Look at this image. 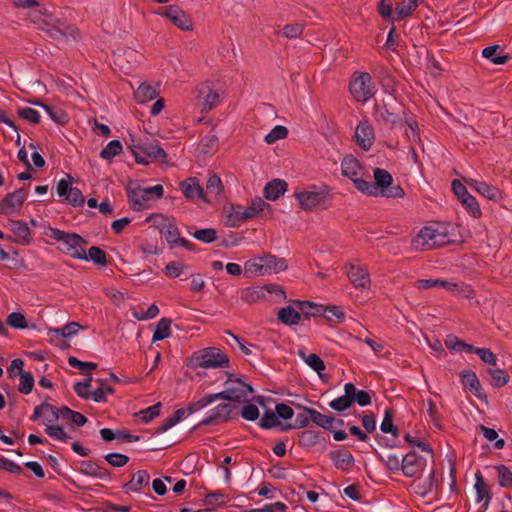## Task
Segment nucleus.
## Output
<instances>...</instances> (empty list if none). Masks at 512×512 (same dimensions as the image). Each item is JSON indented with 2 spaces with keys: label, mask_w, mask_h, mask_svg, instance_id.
Segmentation results:
<instances>
[{
  "label": "nucleus",
  "mask_w": 512,
  "mask_h": 512,
  "mask_svg": "<svg viewBox=\"0 0 512 512\" xmlns=\"http://www.w3.org/2000/svg\"><path fill=\"white\" fill-rule=\"evenodd\" d=\"M288 134V130L285 126H275L266 136L265 141L268 144H273L278 140L284 139Z\"/></svg>",
  "instance_id": "obj_57"
},
{
  "label": "nucleus",
  "mask_w": 512,
  "mask_h": 512,
  "mask_svg": "<svg viewBox=\"0 0 512 512\" xmlns=\"http://www.w3.org/2000/svg\"><path fill=\"white\" fill-rule=\"evenodd\" d=\"M464 181L469 187L489 200L497 202L502 199L501 191L495 186L473 178H464Z\"/></svg>",
  "instance_id": "obj_20"
},
{
  "label": "nucleus",
  "mask_w": 512,
  "mask_h": 512,
  "mask_svg": "<svg viewBox=\"0 0 512 512\" xmlns=\"http://www.w3.org/2000/svg\"><path fill=\"white\" fill-rule=\"evenodd\" d=\"M86 241L77 234L66 233V255L75 259H86Z\"/></svg>",
  "instance_id": "obj_21"
},
{
  "label": "nucleus",
  "mask_w": 512,
  "mask_h": 512,
  "mask_svg": "<svg viewBox=\"0 0 512 512\" xmlns=\"http://www.w3.org/2000/svg\"><path fill=\"white\" fill-rule=\"evenodd\" d=\"M487 373L490 376V384L494 388H501L507 385L510 380L509 374L503 369L491 368Z\"/></svg>",
  "instance_id": "obj_41"
},
{
  "label": "nucleus",
  "mask_w": 512,
  "mask_h": 512,
  "mask_svg": "<svg viewBox=\"0 0 512 512\" xmlns=\"http://www.w3.org/2000/svg\"><path fill=\"white\" fill-rule=\"evenodd\" d=\"M498 473V483L502 487H511L512 486V471H510L506 466L500 465L496 467Z\"/></svg>",
  "instance_id": "obj_60"
},
{
  "label": "nucleus",
  "mask_w": 512,
  "mask_h": 512,
  "mask_svg": "<svg viewBox=\"0 0 512 512\" xmlns=\"http://www.w3.org/2000/svg\"><path fill=\"white\" fill-rule=\"evenodd\" d=\"M36 17L37 19H35L34 22L40 31L45 33L48 38L58 44L64 43L63 24L61 21L60 11L55 13L49 9H45L44 12H41Z\"/></svg>",
  "instance_id": "obj_7"
},
{
  "label": "nucleus",
  "mask_w": 512,
  "mask_h": 512,
  "mask_svg": "<svg viewBox=\"0 0 512 512\" xmlns=\"http://www.w3.org/2000/svg\"><path fill=\"white\" fill-rule=\"evenodd\" d=\"M344 395L335 398L329 403V407L337 412H342L348 409L352 405V399L350 394L354 392V385L352 383H346L344 386Z\"/></svg>",
  "instance_id": "obj_31"
},
{
  "label": "nucleus",
  "mask_w": 512,
  "mask_h": 512,
  "mask_svg": "<svg viewBox=\"0 0 512 512\" xmlns=\"http://www.w3.org/2000/svg\"><path fill=\"white\" fill-rule=\"evenodd\" d=\"M73 177L66 174V202L73 206H82L85 198L80 189L72 187Z\"/></svg>",
  "instance_id": "obj_32"
},
{
  "label": "nucleus",
  "mask_w": 512,
  "mask_h": 512,
  "mask_svg": "<svg viewBox=\"0 0 512 512\" xmlns=\"http://www.w3.org/2000/svg\"><path fill=\"white\" fill-rule=\"evenodd\" d=\"M259 425L265 429H271L279 425V418L276 412L266 411L260 419Z\"/></svg>",
  "instance_id": "obj_61"
},
{
  "label": "nucleus",
  "mask_w": 512,
  "mask_h": 512,
  "mask_svg": "<svg viewBox=\"0 0 512 512\" xmlns=\"http://www.w3.org/2000/svg\"><path fill=\"white\" fill-rule=\"evenodd\" d=\"M194 100L201 112H208L219 105L220 92L209 83H202L194 90Z\"/></svg>",
  "instance_id": "obj_10"
},
{
  "label": "nucleus",
  "mask_w": 512,
  "mask_h": 512,
  "mask_svg": "<svg viewBox=\"0 0 512 512\" xmlns=\"http://www.w3.org/2000/svg\"><path fill=\"white\" fill-rule=\"evenodd\" d=\"M424 0H403L398 3L395 8V16L392 18V22L401 21L409 16L419 7Z\"/></svg>",
  "instance_id": "obj_28"
},
{
  "label": "nucleus",
  "mask_w": 512,
  "mask_h": 512,
  "mask_svg": "<svg viewBox=\"0 0 512 512\" xmlns=\"http://www.w3.org/2000/svg\"><path fill=\"white\" fill-rule=\"evenodd\" d=\"M435 489V479L433 469L430 471L428 478L423 484H418L416 492L422 496H426Z\"/></svg>",
  "instance_id": "obj_62"
},
{
  "label": "nucleus",
  "mask_w": 512,
  "mask_h": 512,
  "mask_svg": "<svg viewBox=\"0 0 512 512\" xmlns=\"http://www.w3.org/2000/svg\"><path fill=\"white\" fill-rule=\"evenodd\" d=\"M192 365L204 369L226 368L229 358L219 348L207 347L195 352L191 358Z\"/></svg>",
  "instance_id": "obj_8"
},
{
  "label": "nucleus",
  "mask_w": 512,
  "mask_h": 512,
  "mask_svg": "<svg viewBox=\"0 0 512 512\" xmlns=\"http://www.w3.org/2000/svg\"><path fill=\"white\" fill-rule=\"evenodd\" d=\"M122 144L118 140L110 141L100 152L101 158L110 160L122 152Z\"/></svg>",
  "instance_id": "obj_49"
},
{
  "label": "nucleus",
  "mask_w": 512,
  "mask_h": 512,
  "mask_svg": "<svg viewBox=\"0 0 512 512\" xmlns=\"http://www.w3.org/2000/svg\"><path fill=\"white\" fill-rule=\"evenodd\" d=\"M129 148L138 164L147 165L153 161L166 160V152L155 142L132 139Z\"/></svg>",
  "instance_id": "obj_6"
},
{
  "label": "nucleus",
  "mask_w": 512,
  "mask_h": 512,
  "mask_svg": "<svg viewBox=\"0 0 512 512\" xmlns=\"http://www.w3.org/2000/svg\"><path fill=\"white\" fill-rule=\"evenodd\" d=\"M26 199V192L24 189H18L14 192L8 193L0 201V215L17 216Z\"/></svg>",
  "instance_id": "obj_14"
},
{
  "label": "nucleus",
  "mask_w": 512,
  "mask_h": 512,
  "mask_svg": "<svg viewBox=\"0 0 512 512\" xmlns=\"http://www.w3.org/2000/svg\"><path fill=\"white\" fill-rule=\"evenodd\" d=\"M297 354L311 369L317 372L320 378H323L322 371L325 370V363L317 354H307L304 349H299Z\"/></svg>",
  "instance_id": "obj_33"
},
{
  "label": "nucleus",
  "mask_w": 512,
  "mask_h": 512,
  "mask_svg": "<svg viewBox=\"0 0 512 512\" xmlns=\"http://www.w3.org/2000/svg\"><path fill=\"white\" fill-rule=\"evenodd\" d=\"M475 476H476V483H475L476 500L479 503L483 502L482 507H484L486 509L491 500V494H490L488 485L483 480L480 472L476 473Z\"/></svg>",
  "instance_id": "obj_35"
},
{
  "label": "nucleus",
  "mask_w": 512,
  "mask_h": 512,
  "mask_svg": "<svg viewBox=\"0 0 512 512\" xmlns=\"http://www.w3.org/2000/svg\"><path fill=\"white\" fill-rule=\"evenodd\" d=\"M269 207L270 205L266 203L262 198L255 197L251 200L247 207H244L245 219L248 220L254 218Z\"/></svg>",
  "instance_id": "obj_38"
},
{
  "label": "nucleus",
  "mask_w": 512,
  "mask_h": 512,
  "mask_svg": "<svg viewBox=\"0 0 512 512\" xmlns=\"http://www.w3.org/2000/svg\"><path fill=\"white\" fill-rule=\"evenodd\" d=\"M171 320L162 318L156 325L152 340L154 342L168 338L171 334Z\"/></svg>",
  "instance_id": "obj_45"
},
{
  "label": "nucleus",
  "mask_w": 512,
  "mask_h": 512,
  "mask_svg": "<svg viewBox=\"0 0 512 512\" xmlns=\"http://www.w3.org/2000/svg\"><path fill=\"white\" fill-rule=\"evenodd\" d=\"M346 274L351 284L360 290H369L371 285L370 275L365 265L358 260H351L346 266Z\"/></svg>",
  "instance_id": "obj_12"
},
{
  "label": "nucleus",
  "mask_w": 512,
  "mask_h": 512,
  "mask_svg": "<svg viewBox=\"0 0 512 512\" xmlns=\"http://www.w3.org/2000/svg\"><path fill=\"white\" fill-rule=\"evenodd\" d=\"M84 260L92 261L100 266H106L107 264L106 253L96 246H92L89 248L88 253H86V259Z\"/></svg>",
  "instance_id": "obj_47"
},
{
  "label": "nucleus",
  "mask_w": 512,
  "mask_h": 512,
  "mask_svg": "<svg viewBox=\"0 0 512 512\" xmlns=\"http://www.w3.org/2000/svg\"><path fill=\"white\" fill-rule=\"evenodd\" d=\"M330 458L337 469L349 470L354 465V457L349 451L337 450L330 453Z\"/></svg>",
  "instance_id": "obj_29"
},
{
  "label": "nucleus",
  "mask_w": 512,
  "mask_h": 512,
  "mask_svg": "<svg viewBox=\"0 0 512 512\" xmlns=\"http://www.w3.org/2000/svg\"><path fill=\"white\" fill-rule=\"evenodd\" d=\"M92 377L86 376L85 380L82 382H77L74 385V390L76 394L83 399H90L91 388H92Z\"/></svg>",
  "instance_id": "obj_53"
},
{
  "label": "nucleus",
  "mask_w": 512,
  "mask_h": 512,
  "mask_svg": "<svg viewBox=\"0 0 512 512\" xmlns=\"http://www.w3.org/2000/svg\"><path fill=\"white\" fill-rule=\"evenodd\" d=\"M150 475L145 470H139L133 474L131 480L125 485L129 491L138 492L149 484Z\"/></svg>",
  "instance_id": "obj_37"
},
{
  "label": "nucleus",
  "mask_w": 512,
  "mask_h": 512,
  "mask_svg": "<svg viewBox=\"0 0 512 512\" xmlns=\"http://www.w3.org/2000/svg\"><path fill=\"white\" fill-rule=\"evenodd\" d=\"M287 190V183L284 180L274 179L268 182L263 190L264 197L267 200L275 201Z\"/></svg>",
  "instance_id": "obj_30"
},
{
  "label": "nucleus",
  "mask_w": 512,
  "mask_h": 512,
  "mask_svg": "<svg viewBox=\"0 0 512 512\" xmlns=\"http://www.w3.org/2000/svg\"><path fill=\"white\" fill-rule=\"evenodd\" d=\"M192 235L203 243H212L217 239V231L213 228L196 230Z\"/></svg>",
  "instance_id": "obj_55"
},
{
  "label": "nucleus",
  "mask_w": 512,
  "mask_h": 512,
  "mask_svg": "<svg viewBox=\"0 0 512 512\" xmlns=\"http://www.w3.org/2000/svg\"><path fill=\"white\" fill-rule=\"evenodd\" d=\"M18 115L25 121L36 124L40 121V113L31 107H23L18 109Z\"/></svg>",
  "instance_id": "obj_59"
},
{
  "label": "nucleus",
  "mask_w": 512,
  "mask_h": 512,
  "mask_svg": "<svg viewBox=\"0 0 512 512\" xmlns=\"http://www.w3.org/2000/svg\"><path fill=\"white\" fill-rule=\"evenodd\" d=\"M81 471L87 475H92L100 479L110 478V473L108 470L98 466L91 461H83L81 463Z\"/></svg>",
  "instance_id": "obj_42"
},
{
  "label": "nucleus",
  "mask_w": 512,
  "mask_h": 512,
  "mask_svg": "<svg viewBox=\"0 0 512 512\" xmlns=\"http://www.w3.org/2000/svg\"><path fill=\"white\" fill-rule=\"evenodd\" d=\"M68 363L72 368L79 370L84 376H91L92 372L97 368L95 363L80 361L74 356L68 357Z\"/></svg>",
  "instance_id": "obj_44"
},
{
  "label": "nucleus",
  "mask_w": 512,
  "mask_h": 512,
  "mask_svg": "<svg viewBox=\"0 0 512 512\" xmlns=\"http://www.w3.org/2000/svg\"><path fill=\"white\" fill-rule=\"evenodd\" d=\"M350 93L358 102H367L375 92V84L371 75L367 72H355L350 80Z\"/></svg>",
  "instance_id": "obj_9"
},
{
  "label": "nucleus",
  "mask_w": 512,
  "mask_h": 512,
  "mask_svg": "<svg viewBox=\"0 0 512 512\" xmlns=\"http://www.w3.org/2000/svg\"><path fill=\"white\" fill-rule=\"evenodd\" d=\"M296 304L299 306L300 313L304 314L307 317L317 316L322 313V307L314 302L310 301H296Z\"/></svg>",
  "instance_id": "obj_50"
},
{
  "label": "nucleus",
  "mask_w": 512,
  "mask_h": 512,
  "mask_svg": "<svg viewBox=\"0 0 512 512\" xmlns=\"http://www.w3.org/2000/svg\"><path fill=\"white\" fill-rule=\"evenodd\" d=\"M498 48L499 47L496 45L488 46L482 50V56L484 58L490 60L493 64H496V65L505 64L508 61L509 56L508 55L497 56L496 52H497Z\"/></svg>",
  "instance_id": "obj_48"
},
{
  "label": "nucleus",
  "mask_w": 512,
  "mask_h": 512,
  "mask_svg": "<svg viewBox=\"0 0 512 512\" xmlns=\"http://www.w3.org/2000/svg\"><path fill=\"white\" fill-rule=\"evenodd\" d=\"M451 242L448 226L433 223L424 226L413 239L412 245L416 250L432 249L444 246Z\"/></svg>",
  "instance_id": "obj_2"
},
{
  "label": "nucleus",
  "mask_w": 512,
  "mask_h": 512,
  "mask_svg": "<svg viewBox=\"0 0 512 512\" xmlns=\"http://www.w3.org/2000/svg\"><path fill=\"white\" fill-rule=\"evenodd\" d=\"M181 191L183 195L188 200L194 199H203L206 200L203 188L201 187L199 181L194 178H188L180 184Z\"/></svg>",
  "instance_id": "obj_26"
},
{
  "label": "nucleus",
  "mask_w": 512,
  "mask_h": 512,
  "mask_svg": "<svg viewBox=\"0 0 512 512\" xmlns=\"http://www.w3.org/2000/svg\"><path fill=\"white\" fill-rule=\"evenodd\" d=\"M288 267L284 258H278L272 254L253 257L244 264V273L248 277L276 274Z\"/></svg>",
  "instance_id": "obj_3"
},
{
  "label": "nucleus",
  "mask_w": 512,
  "mask_h": 512,
  "mask_svg": "<svg viewBox=\"0 0 512 512\" xmlns=\"http://www.w3.org/2000/svg\"><path fill=\"white\" fill-rule=\"evenodd\" d=\"M232 407L229 404H219L209 410L203 420L204 424L225 422L230 418Z\"/></svg>",
  "instance_id": "obj_27"
},
{
  "label": "nucleus",
  "mask_w": 512,
  "mask_h": 512,
  "mask_svg": "<svg viewBox=\"0 0 512 512\" xmlns=\"http://www.w3.org/2000/svg\"><path fill=\"white\" fill-rule=\"evenodd\" d=\"M164 188L161 184L155 186H140L130 188L128 191V198L131 207L135 211H141L151 207V204L162 198Z\"/></svg>",
  "instance_id": "obj_4"
},
{
  "label": "nucleus",
  "mask_w": 512,
  "mask_h": 512,
  "mask_svg": "<svg viewBox=\"0 0 512 512\" xmlns=\"http://www.w3.org/2000/svg\"><path fill=\"white\" fill-rule=\"evenodd\" d=\"M479 429L487 441H495L494 447L496 449H502L504 447L505 442L503 439H498V433L495 429L486 427L484 425H479Z\"/></svg>",
  "instance_id": "obj_52"
},
{
  "label": "nucleus",
  "mask_w": 512,
  "mask_h": 512,
  "mask_svg": "<svg viewBox=\"0 0 512 512\" xmlns=\"http://www.w3.org/2000/svg\"><path fill=\"white\" fill-rule=\"evenodd\" d=\"M461 383L465 389L469 390L479 399L485 397L480 381L475 372L466 370L461 373Z\"/></svg>",
  "instance_id": "obj_24"
},
{
  "label": "nucleus",
  "mask_w": 512,
  "mask_h": 512,
  "mask_svg": "<svg viewBox=\"0 0 512 512\" xmlns=\"http://www.w3.org/2000/svg\"><path fill=\"white\" fill-rule=\"evenodd\" d=\"M113 393V388L109 385H106L104 383H100L99 387L97 388H91V396L90 399H92L95 402H104L106 401V398L108 395Z\"/></svg>",
  "instance_id": "obj_51"
},
{
  "label": "nucleus",
  "mask_w": 512,
  "mask_h": 512,
  "mask_svg": "<svg viewBox=\"0 0 512 512\" xmlns=\"http://www.w3.org/2000/svg\"><path fill=\"white\" fill-rule=\"evenodd\" d=\"M329 193L330 190L326 185H310L303 189H297L294 196L303 210L310 211L316 207H325Z\"/></svg>",
  "instance_id": "obj_5"
},
{
  "label": "nucleus",
  "mask_w": 512,
  "mask_h": 512,
  "mask_svg": "<svg viewBox=\"0 0 512 512\" xmlns=\"http://www.w3.org/2000/svg\"><path fill=\"white\" fill-rule=\"evenodd\" d=\"M219 395L220 394H218V393L207 394V395L202 396L199 399H194L192 402H190L188 404V414H193V413L207 407L208 405L212 404L213 402L219 400Z\"/></svg>",
  "instance_id": "obj_39"
},
{
  "label": "nucleus",
  "mask_w": 512,
  "mask_h": 512,
  "mask_svg": "<svg viewBox=\"0 0 512 512\" xmlns=\"http://www.w3.org/2000/svg\"><path fill=\"white\" fill-rule=\"evenodd\" d=\"M322 312L328 320L335 319L338 322H342L345 318L344 310L340 306H328L325 309H322Z\"/></svg>",
  "instance_id": "obj_63"
},
{
  "label": "nucleus",
  "mask_w": 512,
  "mask_h": 512,
  "mask_svg": "<svg viewBox=\"0 0 512 512\" xmlns=\"http://www.w3.org/2000/svg\"><path fill=\"white\" fill-rule=\"evenodd\" d=\"M461 203L465 207L466 211L473 217L479 218L482 215L478 201L471 194L468 197L463 198Z\"/></svg>",
  "instance_id": "obj_54"
},
{
  "label": "nucleus",
  "mask_w": 512,
  "mask_h": 512,
  "mask_svg": "<svg viewBox=\"0 0 512 512\" xmlns=\"http://www.w3.org/2000/svg\"><path fill=\"white\" fill-rule=\"evenodd\" d=\"M375 183L359 181L357 183V190L374 197L385 198H402L405 195L404 190L399 185H392L393 178L391 174L381 168H375L373 171Z\"/></svg>",
  "instance_id": "obj_1"
},
{
  "label": "nucleus",
  "mask_w": 512,
  "mask_h": 512,
  "mask_svg": "<svg viewBox=\"0 0 512 512\" xmlns=\"http://www.w3.org/2000/svg\"><path fill=\"white\" fill-rule=\"evenodd\" d=\"M173 217L166 216L161 213H154L146 217L145 222L150 223L153 227L161 233L165 228H169L172 223Z\"/></svg>",
  "instance_id": "obj_43"
},
{
  "label": "nucleus",
  "mask_w": 512,
  "mask_h": 512,
  "mask_svg": "<svg viewBox=\"0 0 512 512\" xmlns=\"http://www.w3.org/2000/svg\"><path fill=\"white\" fill-rule=\"evenodd\" d=\"M158 96V91L151 84L141 83L134 91V97L138 103H146L154 100Z\"/></svg>",
  "instance_id": "obj_36"
},
{
  "label": "nucleus",
  "mask_w": 512,
  "mask_h": 512,
  "mask_svg": "<svg viewBox=\"0 0 512 512\" xmlns=\"http://www.w3.org/2000/svg\"><path fill=\"white\" fill-rule=\"evenodd\" d=\"M277 319L287 326H293L300 322L301 313L295 310L292 306H285L278 311Z\"/></svg>",
  "instance_id": "obj_34"
},
{
  "label": "nucleus",
  "mask_w": 512,
  "mask_h": 512,
  "mask_svg": "<svg viewBox=\"0 0 512 512\" xmlns=\"http://www.w3.org/2000/svg\"><path fill=\"white\" fill-rule=\"evenodd\" d=\"M160 406V403H158L150 407H147L146 409L139 411L136 414V416L143 422L148 423L149 421L153 420L155 417L159 415Z\"/></svg>",
  "instance_id": "obj_58"
},
{
  "label": "nucleus",
  "mask_w": 512,
  "mask_h": 512,
  "mask_svg": "<svg viewBox=\"0 0 512 512\" xmlns=\"http://www.w3.org/2000/svg\"><path fill=\"white\" fill-rule=\"evenodd\" d=\"M305 412L310 416V419L313 423L324 429H329L335 421L334 417L330 415H324L312 408H305Z\"/></svg>",
  "instance_id": "obj_40"
},
{
  "label": "nucleus",
  "mask_w": 512,
  "mask_h": 512,
  "mask_svg": "<svg viewBox=\"0 0 512 512\" xmlns=\"http://www.w3.org/2000/svg\"><path fill=\"white\" fill-rule=\"evenodd\" d=\"M342 174L349 178L357 189L359 181H365V171L359 161L353 155H346L341 161Z\"/></svg>",
  "instance_id": "obj_15"
},
{
  "label": "nucleus",
  "mask_w": 512,
  "mask_h": 512,
  "mask_svg": "<svg viewBox=\"0 0 512 512\" xmlns=\"http://www.w3.org/2000/svg\"><path fill=\"white\" fill-rule=\"evenodd\" d=\"M142 59V55L131 48H119L113 53V62L125 74L130 73Z\"/></svg>",
  "instance_id": "obj_13"
},
{
  "label": "nucleus",
  "mask_w": 512,
  "mask_h": 512,
  "mask_svg": "<svg viewBox=\"0 0 512 512\" xmlns=\"http://www.w3.org/2000/svg\"><path fill=\"white\" fill-rule=\"evenodd\" d=\"M380 429L384 433H390L394 437L398 435V429L393 424V415L390 410H386L384 414V418L381 422Z\"/></svg>",
  "instance_id": "obj_56"
},
{
  "label": "nucleus",
  "mask_w": 512,
  "mask_h": 512,
  "mask_svg": "<svg viewBox=\"0 0 512 512\" xmlns=\"http://www.w3.org/2000/svg\"><path fill=\"white\" fill-rule=\"evenodd\" d=\"M355 141L359 147L368 151L375 141V131L368 120H361L355 128Z\"/></svg>",
  "instance_id": "obj_17"
},
{
  "label": "nucleus",
  "mask_w": 512,
  "mask_h": 512,
  "mask_svg": "<svg viewBox=\"0 0 512 512\" xmlns=\"http://www.w3.org/2000/svg\"><path fill=\"white\" fill-rule=\"evenodd\" d=\"M287 506L283 502L266 504L261 508L250 509L248 512H285Z\"/></svg>",
  "instance_id": "obj_64"
},
{
  "label": "nucleus",
  "mask_w": 512,
  "mask_h": 512,
  "mask_svg": "<svg viewBox=\"0 0 512 512\" xmlns=\"http://www.w3.org/2000/svg\"><path fill=\"white\" fill-rule=\"evenodd\" d=\"M225 225L228 227H239L245 219L244 206L239 204H227L223 208Z\"/></svg>",
  "instance_id": "obj_23"
},
{
  "label": "nucleus",
  "mask_w": 512,
  "mask_h": 512,
  "mask_svg": "<svg viewBox=\"0 0 512 512\" xmlns=\"http://www.w3.org/2000/svg\"><path fill=\"white\" fill-rule=\"evenodd\" d=\"M379 458L382 462L385 463L387 469H389L391 472L400 471L401 466H402V463H401L402 458H400L398 455L389 452L386 454L379 455Z\"/></svg>",
  "instance_id": "obj_46"
},
{
  "label": "nucleus",
  "mask_w": 512,
  "mask_h": 512,
  "mask_svg": "<svg viewBox=\"0 0 512 512\" xmlns=\"http://www.w3.org/2000/svg\"><path fill=\"white\" fill-rule=\"evenodd\" d=\"M161 234L165 237L171 248L184 247L187 250L193 249V244L180 236L175 218L172 220V223H170L169 228H165Z\"/></svg>",
  "instance_id": "obj_22"
},
{
  "label": "nucleus",
  "mask_w": 512,
  "mask_h": 512,
  "mask_svg": "<svg viewBox=\"0 0 512 512\" xmlns=\"http://www.w3.org/2000/svg\"><path fill=\"white\" fill-rule=\"evenodd\" d=\"M417 287L420 289H429L432 287H440L447 291H452L457 294L463 293L465 297H470L472 290L469 287H461L457 283L448 282L439 279H421L417 281Z\"/></svg>",
  "instance_id": "obj_18"
},
{
  "label": "nucleus",
  "mask_w": 512,
  "mask_h": 512,
  "mask_svg": "<svg viewBox=\"0 0 512 512\" xmlns=\"http://www.w3.org/2000/svg\"><path fill=\"white\" fill-rule=\"evenodd\" d=\"M163 14L179 29L184 31L192 30L193 23L190 16L178 6H167Z\"/></svg>",
  "instance_id": "obj_19"
},
{
  "label": "nucleus",
  "mask_w": 512,
  "mask_h": 512,
  "mask_svg": "<svg viewBox=\"0 0 512 512\" xmlns=\"http://www.w3.org/2000/svg\"><path fill=\"white\" fill-rule=\"evenodd\" d=\"M9 228L13 234L11 240L19 244H28L30 239V229L24 221L9 220Z\"/></svg>",
  "instance_id": "obj_25"
},
{
  "label": "nucleus",
  "mask_w": 512,
  "mask_h": 512,
  "mask_svg": "<svg viewBox=\"0 0 512 512\" xmlns=\"http://www.w3.org/2000/svg\"><path fill=\"white\" fill-rule=\"evenodd\" d=\"M401 463L402 466L400 470L404 476L409 478L419 476L426 466V460L415 452H409L402 457Z\"/></svg>",
  "instance_id": "obj_16"
},
{
  "label": "nucleus",
  "mask_w": 512,
  "mask_h": 512,
  "mask_svg": "<svg viewBox=\"0 0 512 512\" xmlns=\"http://www.w3.org/2000/svg\"><path fill=\"white\" fill-rule=\"evenodd\" d=\"M252 393V388L249 384L243 382L241 379L233 378L230 376L225 382V389L219 392V400H229L234 402H242L247 399L249 394Z\"/></svg>",
  "instance_id": "obj_11"
}]
</instances>
